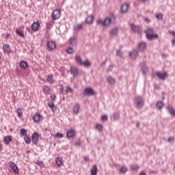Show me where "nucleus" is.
<instances>
[{"label":"nucleus","mask_w":175,"mask_h":175,"mask_svg":"<svg viewBox=\"0 0 175 175\" xmlns=\"http://www.w3.org/2000/svg\"><path fill=\"white\" fill-rule=\"evenodd\" d=\"M107 81L109 85H114V84H116V79L111 76H109L107 79Z\"/></svg>","instance_id":"nucleus-14"},{"label":"nucleus","mask_w":175,"mask_h":175,"mask_svg":"<svg viewBox=\"0 0 175 175\" xmlns=\"http://www.w3.org/2000/svg\"><path fill=\"white\" fill-rule=\"evenodd\" d=\"M116 55H118L119 57H122V52H121V50H118L116 51Z\"/></svg>","instance_id":"nucleus-51"},{"label":"nucleus","mask_w":175,"mask_h":175,"mask_svg":"<svg viewBox=\"0 0 175 175\" xmlns=\"http://www.w3.org/2000/svg\"><path fill=\"white\" fill-rule=\"evenodd\" d=\"M21 134L22 135V136H27V130H25V129H21Z\"/></svg>","instance_id":"nucleus-45"},{"label":"nucleus","mask_w":175,"mask_h":175,"mask_svg":"<svg viewBox=\"0 0 175 175\" xmlns=\"http://www.w3.org/2000/svg\"><path fill=\"white\" fill-rule=\"evenodd\" d=\"M119 172L123 174L126 173V172H128V168H126V166H123L120 169Z\"/></svg>","instance_id":"nucleus-38"},{"label":"nucleus","mask_w":175,"mask_h":175,"mask_svg":"<svg viewBox=\"0 0 175 175\" xmlns=\"http://www.w3.org/2000/svg\"><path fill=\"white\" fill-rule=\"evenodd\" d=\"M94 18L93 15H90L87 17V18L85 19V22L87 23V24H89L90 25H91V24H94Z\"/></svg>","instance_id":"nucleus-18"},{"label":"nucleus","mask_w":175,"mask_h":175,"mask_svg":"<svg viewBox=\"0 0 175 175\" xmlns=\"http://www.w3.org/2000/svg\"><path fill=\"white\" fill-rule=\"evenodd\" d=\"M91 174L90 175H96L98 174V167L96 165H93L92 169L91 170Z\"/></svg>","instance_id":"nucleus-26"},{"label":"nucleus","mask_w":175,"mask_h":175,"mask_svg":"<svg viewBox=\"0 0 175 175\" xmlns=\"http://www.w3.org/2000/svg\"><path fill=\"white\" fill-rule=\"evenodd\" d=\"M167 141L169 143H174V137H169Z\"/></svg>","instance_id":"nucleus-53"},{"label":"nucleus","mask_w":175,"mask_h":175,"mask_svg":"<svg viewBox=\"0 0 175 175\" xmlns=\"http://www.w3.org/2000/svg\"><path fill=\"white\" fill-rule=\"evenodd\" d=\"M83 28V26L81 24H79L77 26L75 27V29H77V31H80Z\"/></svg>","instance_id":"nucleus-48"},{"label":"nucleus","mask_w":175,"mask_h":175,"mask_svg":"<svg viewBox=\"0 0 175 175\" xmlns=\"http://www.w3.org/2000/svg\"><path fill=\"white\" fill-rule=\"evenodd\" d=\"M119 31L120 29L118 27H114L111 30L110 35H112L113 36H117V35H118Z\"/></svg>","instance_id":"nucleus-19"},{"label":"nucleus","mask_w":175,"mask_h":175,"mask_svg":"<svg viewBox=\"0 0 175 175\" xmlns=\"http://www.w3.org/2000/svg\"><path fill=\"white\" fill-rule=\"evenodd\" d=\"M47 81L49 83V84H54L55 83V81L54 80V77L53 75H49L47 77Z\"/></svg>","instance_id":"nucleus-27"},{"label":"nucleus","mask_w":175,"mask_h":175,"mask_svg":"<svg viewBox=\"0 0 175 175\" xmlns=\"http://www.w3.org/2000/svg\"><path fill=\"white\" fill-rule=\"evenodd\" d=\"M19 66L21 69H27V68H28V63H27L25 61H21Z\"/></svg>","instance_id":"nucleus-25"},{"label":"nucleus","mask_w":175,"mask_h":175,"mask_svg":"<svg viewBox=\"0 0 175 175\" xmlns=\"http://www.w3.org/2000/svg\"><path fill=\"white\" fill-rule=\"evenodd\" d=\"M131 169L134 172H137V170H139V165H132Z\"/></svg>","instance_id":"nucleus-46"},{"label":"nucleus","mask_w":175,"mask_h":175,"mask_svg":"<svg viewBox=\"0 0 175 175\" xmlns=\"http://www.w3.org/2000/svg\"><path fill=\"white\" fill-rule=\"evenodd\" d=\"M54 25V21L51 20L46 23L47 29H51Z\"/></svg>","instance_id":"nucleus-32"},{"label":"nucleus","mask_w":175,"mask_h":175,"mask_svg":"<svg viewBox=\"0 0 175 175\" xmlns=\"http://www.w3.org/2000/svg\"><path fill=\"white\" fill-rule=\"evenodd\" d=\"M120 118V114L114 113L113 114V120H118Z\"/></svg>","instance_id":"nucleus-52"},{"label":"nucleus","mask_w":175,"mask_h":175,"mask_svg":"<svg viewBox=\"0 0 175 175\" xmlns=\"http://www.w3.org/2000/svg\"><path fill=\"white\" fill-rule=\"evenodd\" d=\"M43 92H44V94H50V88L48 86H44L43 88Z\"/></svg>","instance_id":"nucleus-37"},{"label":"nucleus","mask_w":175,"mask_h":175,"mask_svg":"<svg viewBox=\"0 0 175 175\" xmlns=\"http://www.w3.org/2000/svg\"><path fill=\"white\" fill-rule=\"evenodd\" d=\"M48 106L49 107H50V109H51L52 111L55 112L57 109L55 108V105H54V102L53 101H50L49 103H48Z\"/></svg>","instance_id":"nucleus-29"},{"label":"nucleus","mask_w":175,"mask_h":175,"mask_svg":"<svg viewBox=\"0 0 175 175\" xmlns=\"http://www.w3.org/2000/svg\"><path fill=\"white\" fill-rule=\"evenodd\" d=\"M108 71L111 72L113 70V65H110L108 68Z\"/></svg>","instance_id":"nucleus-57"},{"label":"nucleus","mask_w":175,"mask_h":175,"mask_svg":"<svg viewBox=\"0 0 175 175\" xmlns=\"http://www.w3.org/2000/svg\"><path fill=\"white\" fill-rule=\"evenodd\" d=\"M3 142L5 144H6L7 146L8 144H10V142H12V136L11 135L5 136L3 139Z\"/></svg>","instance_id":"nucleus-21"},{"label":"nucleus","mask_w":175,"mask_h":175,"mask_svg":"<svg viewBox=\"0 0 175 175\" xmlns=\"http://www.w3.org/2000/svg\"><path fill=\"white\" fill-rule=\"evenodd\" d=\"M83 95L85 96H91V95H94V90L91 88L85 89Z\"/></svg>","instance_id":"nucleus-8"},{"label":"nucleus","mask_w":175,"mask_h":175,"mask_svg":"<svg viewBox=\"0 0 175 175\" xmlns=\"http://www.w3.org/2000/svg\"><path fill=\"white\" fill-rule=\"evenodd\" d=\"M157 108V109H162L164 106L163 101H158L156 104Z\"/></svg>","instance_id":"nucleus-35"},{"label":"nucleus","mask_w":175,"mask_h":175,"mask_svg":"<svg viewBox=\"0 0 175 175\" xmlns=\"http://www.w3.org/2000/svg\"><path fill=\"white\" fill-rule=\"evenodd\" d=\"M72 113L73 114H75V116L79 115L80 113V105L79 103H76L72 108Z\"/></svg>","instance_id":"nucleus-7"},{"label":"nucleus","mask_w":175,"mask_h":175,"mask_svg":"<svg viewBox=\"0 0 175 175\" xmlns=\"http://www.w3.org/2000/svg\"><path fill=\"white\" fill-rule=\"evenodd\" d=\"M148 70V68H147V65L146 64H144L142 66V72L143 75H146Z\"/></svg>","instance_id":"nucleus-33"},{"label":"nucleus","mask_w":175,"mask_h":175,"mask_svg":"<svg viewBox=\"0 0 175 175\" xmlns=\"http://www.w3.org/2000/svg\"><path fill=\"white\" fill-rule=\"evenodd\" d=\"M33 120L34 121V122H39V121H40V113L34 114L33 117Z\"/></svg>","instance_id":"nucleus-30"},{"label":"nucleus","mask_w":175,"mask_h":175,"mask_svg":"<svg viewBox=\"0 0 175 175\" xmlns=\"http://www.w3.org/2000/svg\"><path fill=\"white\" fill-rule=\"evenodd\" d=\"M67 54H73L75 53V49H73L72 47H69L66 50Z\"/></svg>","instance_id":"nucleus-39"},{"label":"nucleus","mask_w":175,"mask_h":175,"mask_svg":"<svg viewBox=\"0 0 175 175\" xmlns=\"http://www.w3.org/2000/svg\"><path fill=\"white\" fill-rule=\"evenodd\" d=\"M57 47V44L53 41H49V39H47V44H46V50L48 51H53L54 49Z\"/></svg>","instance_id":"nucleus-2"},{"label":"nucleus","mask_w":175,"mask_h":175,"mask_svg":"<svg viewBox=\"0 0 175 175\" xmlns=\"http://www.w3.org/2000/svg\"><path fill=\"white\" fill-rule=\"evenodd\" d=\"M129 10V5L127 3H124L121 6V12L122 13H126Z\"/></svg>","instance_id":"nucleus-16"},{"label":"nucleus","mask_w":175,"mask_h":175,"mask_svg":"<svg viewBox=\"0 0 175 175\" xmlns=\"http://www.w3.org/2000/svg\"><path fill=\"white\" fill-rule=\"evenodd\" d=\"M139 126H140V122H137V128H139Z\"/></svg>","instance_id":"nucleus-62"},{"label":"nucleus","mask_w":175,"mask_h":175,"mask_svg":"<svg viewBox=\"0 0 175 175\" xmlns=\"http://www.w3.org/2000/svg\"><path fill=\"white\" fill-rule=\"evenodd\" d=\"M8 165L10 167H11L12 170L15 173V174H18V167H17V165L14 163L13 161H10L8 163Z\"/></svg>","instance_id":"nucleus-3"},{"label":"nucleus","mask_w":175,"mask_h":175,"mask_svg":"<svg viewBox=\"0 0 175 175\" xmlns=\"http://www.w3.org/2000/svg\"><path fill=\"white\" fill-rule=\"evenodd\" d=\"M61 17V11L59 10H55L52 12V18L53 20H58Z\"/></svg>","instance_id":"nucleus-6"},{"label":"nucleus","mask_w":175,"mask_h":175,"mask_svg":"<svg viewBox=\"0 0 175 175\" xmlns=\"http://www.w3.org/2000/svg\"><path fill=\"white\" fill-rule=\"evenodd\" d=\"M55 136L56 137H57V139H61L64 137V135H62L61 133H57Z\"/></svg>","instance_id":"nucleus-49"},{"label":"nucleus","mask_w":175,"mask_h":175,"mask_svg":"<svg viewBox=\"0 0 175 175\" xmlns=\"http://www.w3.org/2000/svg\"><path fill=\"white\" fill-rule=\"evenodd\" d=\"M102 121L106 122L109 120V117L107 115H103L101 116Z\"/></svg>","instance_id":"nucleus-47"},{"label":"nucleus","mask_w":175,"mask_h":175,"mask_svg":"<svg viewBox=\"0 0 175 175\" xmlns=\"http://www.w3.org/2000/svg\"><path fill=\"white\" fill-rule=\"evenodd\" d=\"M3 50L4 53H5L6 54H9L11 51L10 46H9V44H4L3 46Z\"/></svg>","instance_id":"nucleus-23"},{"label":"nucleus","mask_w":175,"mask_h":175,"mask_svg":"<svg viewBox=\"0 0 175 175\" xmlns=\"http://www.w3.org/2000/svg\"><path fill=\"white\" fill-rule=\"evenodd\" d=\"M156 76L160 79V80H165V77H167V72H165L162 74L161 72H157Z\"/></svg>","instance_id":"nucleus-10"},{"label":"nucleus","mask_w":175,"mask_h":175,"mask_svg":"<svg viewBox=\"0 0 175 175\" xmlns=\"http://www.w3.org/2000/svg\"><path fill=\"white\" fill-rule=\"evenodd\" d=\"M131 29L133 32H139V26L135 25V24H131Z\"/></svg>","instance_id":"nucleus-31"},{"label":"nucleus","mask_w":175,"mask_h":175,"mask_svg":"<svg viewBox=\"0 0 175 175\" xmlns=\"http://www.w3.org/2000/svg\"><path fill=\"white\" fill-rule=\"evenodd\" d=\"M24 140L27 144H31V137H28V135L25 136Z\"/></svg>","instance_id":"nucleus-36"},{"label":"nucleus","mask_w":175,"mask_h":175,"mask_svg":"<svg viewBox=\"0 0 175 175\" xmlns=\"http://www.w3.org/2000/svg\"><path fill=\"white\" fill-rule=\"evenodd\" d=\"M105 21L102 20V19H99L98 21H97V24H102V25H105Z\"/></svg>","instance_id":"nucleus-54"},{"label":"nucleus","mask_w":175,"mask_h":175,"mask_svg":"<svg viewBox=\"0 0 175 175\" xmlns=\"http://www.w3.org/2000/svg\"><path fill=\"white\" fill-rule=\"evenodd\" d=\"M70 73L74 76H77L79 75V68L77 67H71Z\"/></svg>","instance_id":"nucleus-17"},{"label":"nucleus","mask_w":175,"mask_h":175,"mask_svg":"<svg viewBox=\"0 0 175 175\" xmlns=\"http://www.w3.org/2000/svg\"><path fill=\"white\" fill-rule=\"evenodd\" d=\"M16 33L18 36H21V38H24V33H23L21 31L16 29Z\"/></svg>","instance_id":"nucleus-40"},{"label":"nucleus","mask_w":175,"mask_h":175,"mask_svg":"<svg viewBox=\"0 0 175 175\" xmlns=\"http://www.w3.org/2000/svg\"><path fill=\"white\" fill-rule=\"evenodd\" d=\"M172 44H175V38H174V39L172 40Z\"/></svg>","instance_id":"nucleus-63"},{"label":"nucleus","mask_w":175,"mask_h":175,"mask_svg":"<svg viewBox=\"0 0 175 175\" xmlns=\"http://www.w3.org/2000/svg\"><path fill=\"white\" fill-rule=\"evenodd\" d=\"M96 129H98V131H103V125L100 124H96Z\"/></svg>","instance_id":"nucleus-42"},{"label":"nucleus","mask_w":175,"mask_h":175,"mask_svg":"<svg viewBox=\"0 0 175 175\" xmlns=\"http://www.w3.org/2000/svg\"><path fill=\"white\" fill-rule=\"evenodd\" d=\"M76 136V131L74 129H70L66 132V137L68 139H73Z\"/></svg>","instance_id":"nucleus-4"},{"label":"nucleus","mask_w":175,"mask_h":175,"mask_svg":"<svg viewBox=\"0 0 175 175\" xmlns=\"http://www.w3.org/2000/svg\"><path fill=\"white\" fill-rule=\"evenodd\" d=\"M31 142L33 144L38 146V142H39V135L38 133H33L31 136Z\"/></svg>","instance_id":"nucleus-5"},{"label":"nucleus","mask_w":175,"mask_h":175,"mask_svg":"<svg viewBox=\"0 0 175 175\" xmlns=\"http://www.w3.org/2000/svg\"><path fill=\"white\" fill-rule=\"evenodd\" d=\"M137 100V109H142L143 106H144V99L142 96H137L135 97Z\"/></svg>","instance_id":"nucleus-1"},{"label":"nucleus","mask_w":175,"mask_h":175,"mask_svg":"<svg viewBox=\"0 0 175 175\" xmlns=\"http://www.w3.org/2000/svg\"><path fill=\"white\" fill-rule=\"evenodd\" d=\"M64 159H62V158L61 157H57L56 159V165H57V166H62V162H63Z\"/></svg>","instance_id":"nucleus-34"},{"label":"nucleus","mask_w":175,"mask_h":175,"mask_svg":"<svg viewBox=\"0 0 175 175\" xmlns=\"http://www.w3.org/2000/svg\"><path fill=\"white\" fill-rule=\"evenodd\" d=\"M75 62L81 66L83 64V59L81 58V56H80L79 55H77L75 56Z\"/></svg>","instance_id":"nucleus-22"},{"label":"nucleus","mask_w":175,"mask_h":175,"mask_svg":"<svg viewBox=\"0 0 175 175\" xmlns=\"http://www.w3.org/2000/svg\"><path fill=\"white\" fill-rule=\"evenodd\" d=\"M143 3H146V2H148L149 0H140Z\"/></svg>","instance_id":"nucleus-61"},{"label":"nucleus","mask_w":175,"mask_h":175,"mask_svg":"<svg viewBox=\"0 0 175 175\" xmlns=\"http://www.w3.org/2000/svg\"><path fill=\"white\" fill-rule=\"evenodd\" d=\"M57 98V96L55 94H53V96H51V99L52 100H55V99Z\"/></svg>","instance_id":"nucleus-56"},{"label":"nucleus","mask_w":175,"mask_h":175,"mask_svg":"<svg viewBox=\"0 0 175 175\" xmlns=\"http://www.w3.org/2000/svg\"><path fill=\"white\" fill-rule=\"evenodd\" d=\"M78 40L75 37H72L69 40V44H70V46H77V43H78Z\"/></svg>","instance_id":"nucleus-13"},{"label":"nucleus","mask_w":175,"mask_h":175,"mask_svg":"<svg viewBox=\"0 0 175 175\" xmlns=\"http://www.w3.org/2000/svg\"><path fill=\"white\" fill-rule=\"evenodd\" d=\"M171 34L172 35V36H174L175 38V31H171Z\"/></svg>","instance_id":"nucleus-60"},{"label":"nucleus","mask_w":175,"mask_h":175,"mask_svg":"<svg viewBox=\"0 0 175 175\" xmlns=\"http://www.w3.org/2000/svg\"><path fill=\"white\" fill-rule=\"evenodd\" d=\"M92 63L88 59H86L85 62H83L81 66H85V68H90Z\"/></svg>","instance_id":"nucleus-24"},{"label":"nucleus","mask_w":175,"mask_h":175,"mask_svg":"<svg viewBox=\"0 0 175 175\" xmlns=\"http://www.w3.org/2000/svg\"><path fill=\"white\" fill-rule=\"evenodd\" d=\"M39 27H40V24H39L38 22H34L31 25V29L34 31V32H36V31H38Z\"/></svg>","instance_id":"nucleus-15"},{"label":"nucleus","mask_w":175,"mask_h":175,"mask_svg":"<svg viewBox=\"0 0 175 175\" xmlns=\"http://www.w3.org/2000/svg\"><path fill=\"white\" fill-rule=\"evenodd\" d=\"M16 113L18 114V117H21V116H23V111L21 110V108H18L16 109Z\"/></svg>","instance_id":"nucleus-44"},{"label":"nucleus","mask_w":175,"mask_h":175,"mask_svg":"<svg viewBox=\"0 0 175 175\" xmlns=\"http://www.w3.org/2000/svg\"><path fill=\"white\" fill-rule=\"evenodd\" d=\"M36 163H37L38 166H43V161H37Z\"/></svg>","instance_id":"nucleus-55"},{"label":"nucleus","mask_w":175,"mask_h":175,"mask_svg":"<svg viewBox=\"0 0 175 175\" xmlns=\"http://www.w3.org/2000/svg\"><path fill=\"white\" fill-rule=\"evenodd\" d=\"M167 110L168 111L170 114H171V116H172V117L175 116V109H174V108H173L172 106L167 107Z\"/></svg>","instance_id":"nucleus-20"},{"label":"nucleus","mask_w":175,"mask_h":175,"mask_svg":"<svg viewBox=\"0 0 175 175\" xmlns=\"http://www.w3.org/2000/svg\"><path fill=\"white\" fill-rule=\"evenodd\" d=\"M146 38H147V39H148V40H154V39H158L159 38V36H158V34L147 33Z\"/></svg>","instance_id":"nucleus-12"},{"label":"nucleus","mask_w":175,"mask_h":175,"mask_svg":"<svg viewBox=\"0 0 175 175\" xmlns=\"http://www.w3.org/2000/svg\"><path fill=\"white\" fill-rule=\"evenodd\" d=\"M106 65V61H104L103 63L100 64V66H105Z\"/></svg>","instance_id":"nucleus-58"},{"label":"nucleus","mask_w":175,"mask_h":175,"mask_svg":"<svg viewBox=\"0 0 175 175\" xmlns=\"http://www.w3.org/2000/svg\"><path fill=\"white\" fill-rule=\"evenodd\" d=\"M145 33L147 35V33H154V29L152 28H148L147 30L145 31Z\"/></svg>","instance_id":"nucleus-41"},{"label":"nucleus","mask_w":175,"mask_h":175,"mask_svg":"<svg viewBox=\"0 0 175 175\" xmlns=\"http://www.w3.org/2000/svg\"><path fill=\"white\" fill-rule=\"evenodd\" d=\"M147 49V43L142 42L138 44V50L139 51H144Z\"/></svg>","instance_id":"nucleus-11"},{"label":"nucleus","mask_w":175,"mask_h":175,"mask_svg":"<svg viewBox=\"0 0 175 175\" xmlns=\"http://www.w3.org/2000/svg\"><path fill=\"white\" fill-rule=\"evenodd\" d=\"M156 18L157 20H163V15L161 13H159L156 15Z\"/></svg>","instance_id":"nucleus-43"},{"label":"nucleus","mask_w":175,"mask_h":175,"mask_svg":"<svg viewBox=\"0 0 175 175\" xmlns=\"http://www.w3.org/2000/svg\"><path fill=\"white\" fill-rule=\"evenodd\" d=\"M111 23V18H105L104 20V27H109Z\"/></svg>","instance_id":"nucleus-28"},{"label":"nucleus","mask_w":175,"mask_h":175,"mask_svg":"<svg viewBox=\"0 0 175 175\" xmlns=\"http://www.w3.org/2000/svg\"><path fill=\"white\" fill-rule=\"evenodd\" d=\"M131 59H136L139 57V51L134 49L129 53Z\"/></svg>","instance_id":"nucleus-9"},{"label":"nucleus","mask_w":175,"mask_h":175,"mask_svg":"<svg viewBox=\"0 0 175 175\" xmlns=\"http://www.w3.org/2000/svg\"><path fill=\"white\" fill-rule=\"evenodd\" d=\"M139 175H147V174L142 171L139 173Z\"/></svg>","instance_id":"nucleus-59"},{"label":"nucleus","mask_w":175,"mask_h":175,"mask_svg":"<svg viewBox=\"0 0 175 175\" xmlns=\"http://www.w3.org/2000/svg\"><path fill=\"white\" fill-rule=\"evenodd\" d=\"M75 146H80V142H77V143L75 144Z\"/></svg>","instance_id":"nucleus-64"},{"label":"nucleus","mask_w":175,"mask_h":175,"mask_svg":"<svg viewBox=\"0 0 175 175\" xmlns=\"http://www.w3.org/2000/svg\"><path fill=\"white\" fill-rule=\"evenodd\" d=\"M66 92H71V93H73V90H72V88L69 86H67L66 87Z\"/></svg>","instance_id":"nucleus-50"}]
</instances>
